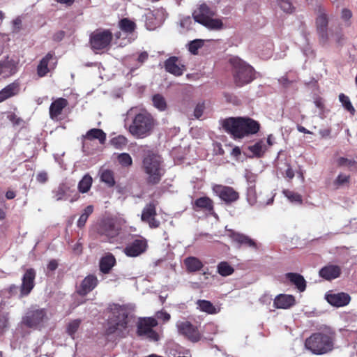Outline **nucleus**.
Instances as JSON below:
<instances>
[{
	"label": "nucleus",
	"mask_w": 357,
	"mask_h": 357,
	"mask_svg": "<svg viewBox=\"0 0 357 357\" xmlns=\"http://www.w3.org/2000/svg\"><path fill=\"white\" fill-rule=\"evenodd\" d=\"M141 169L146 174V182L149 185L158 184L165 173L162 158L151 149L143 151Z\"/></svg>",
	"instance_id": "f257e3e1"
},
{
	"label": "nucleus",
	"mask_w": 357,
	"mask_h": 357,
	"mask_svg": "<svg viewBox=\"0 0 357 357\" xmlns=\"http://www.w3.org/2000/svg\"><path fill=\"white\" fill-rule=\"evenodd\" d=\"M221 125L224 130L234 139H241L255 135L260 129L258 121L245 117H229L224 119Z\"/></svg>",
	"instance_id": "f03ea898"
},
{
	"label": "nucleus",
	"mask_w": 357,
	"mask_h": 357,
	"mask_svg": "<svg viewBox=\"0 0 357 357\" xmlns=\"http://www.w3.org/2000/svg\"><path fill=\"white\" fill-rule=\"evenodd\" d=\"M336 333L331 328L312 333L305 341V348L315 355H323L334 349Z\"/></svg>",
	"instance_id": "7ed1b4c3"
},
{
	"label": "nucleus",
	"mask_w": 357,
	"mask_h": 357,
	"mask_svg": "<svg viewBox=\"0 0 357 357\" xmlns=\"http://www.w3.org/2000/svg\"><path fill=\"white\" fill-rule=\"evenodd\" d=\"M156 124L151 113H137L129 127V132L136 138L149 135Z\"/></svg>",
	"instance_id": "20e7f679"
},
{
	"label": "nucleus",
	"mask_w": 357,
	"mask_h": 357,
	"mask_svg": "<svg viewBox=\"0 0 357 357\" xmlns=\"http://www.w3.org/2000/svg\"><path fill=\"white\" fill-rule=\"evenodd\" d=\"M230 63L233 66L234 80L237 86L241 87L248 84L255 78L254 68L240 58H231Z\"/></svg>",
	"instance_id": "39448f33"
},
{
	"label": "nucleus",
	"mask_w": 357,
	"mask_h": 357,
	"mask_svg": "<svg viewBox=\"0 0 357 357\" xmlns=\"http://www.w3.org/2000/svg\"><path fill=\"white\" fill-rule=\"evenodd\" d=\"M48 321L47 310L31 306L22 317V323L29 328L40 330Z\"/></svg>",
	"instance_id": "423d86ee"
},
{
	"label": "nucleus",
	"mask_w": 357,
	"mask_h": 357,
	"mask_svg": "<svg viewBox=\"0 0 357 357\" xmlns=\"http://www.w3.org/2000/svg\"><path fill=\"white\" fill-rule=\"evenodd\" d=\"M128 322V313L124 310H121L118 312V314L109 321V326L105 331V335L109 337L110 335L116 334L120 338L126 337L127 335L126 331Z\"/></svg>",
	"instance_id": "0eeeda50"
},
{
	"label": "nucleus",
	"mask_w": 357,
	"mask_h": 357,
	"mask_svg": "<svg viewBox=\"0 0 357 357\" xmlns=\"http://www.w3.org/2000/svg\"><path fill=\"white\" fill-rule=\"evenodd\" d=\"M158 324V322L154 317H140L136 324V334L139 337H145L150 341L158 342L160 340V335L153 329Z\"/></svg>",
	"instance_id": "6e6552de"
},
{
	"label": "nucleus",
	"mask_w": 357,
	"mask_h": 357,
	"mask_svg": "<svg viewBox=\"0 0 357 357\" xmlns=\"http://www.w3.org/2000/svg\"><path fill=\"white\" fill-rule=\"evenodd\" d=\"M112 40V33L109 30L97 31L90 36L91 48L101 50L107 47Z\"/></svg>",
	"instance_id": "1a4fd4ad"
},
{
	"label": "nucleus",
	"mask_w": 357,
	"mask_h": 357,
	"mask_svg": "<svg viewBox=\"0 0 357 357\" xmlns=\"http://www.w3.org/2000/svg\"><path fill=\"white\" fill-rule=\"evenodd\" d=\"M176 327L178 333L192 342H197L202 339V334L198 326L193 325L188 321L178 322Z\"/></svg>",
	"instance_id": "9d476101"
},
{
	"label": "nucleus",
	"mask_w": 357,
	"mask_h": 357,
	"mask_svg": "<svg viewBox=\"0 0 357 357\" xmlns=\"http://www.w3.org/2000/svg\"><path fill=\"white\" fill-rule=\"evenodd\" d=\"M53 197L56 201L68 200L70 202H76L79 198V193L72 188L68 183H61L52 191Z\"/></svg>",
	"instance_id": "9b49d317"
},
{
	"label": "nucleus",
	"mask_w": 357,
	"mask_h": 357,
	"mask_svg": "<svg viewBox=\"0 0 357 357\" xmlns=\"http://www.w3.org/2000/svg\"><path fill=\"white\" fill-rule=\"evenodd\" d=\"M225 230L227 236L239 247L250 248L255 250L259 249L257 243L249 236L236 231L231 229H227V227H225Z\"/></svg>",
	"instance_id": "f8f14e48"
},
{
	"label": "nucleus",
	"mask_w": 357,
	"mask_h": 357,
	"mask_svg": "<svg viewBox=\"0 0 357 357\" xmlns=\"http://www.w3.org/2000/svg\"><path fill=\"white\" fill-rule=\"evenodd\" d=\"M36 271L33 268H28L24 270L22 278V283L20 287V297L23 298L30 294L35 287Z\"/></svg>",
	"instance_id": "ddd939ff"
},
{
	"label": "nucleus",
	"mask_w": 357,
	"mask_h": 357,
	"mask_svg": "<svg viewBox=\"0 0 357 357\" xmlns=\"http://www.w3.org/2000/svg\"><path fill=\"white\" fill-rule=\"evenodd\" d=\"M213 190L226 204H231L240 197L239 193L231 186L215 185Z\"/></svg>",
	"instance_id": "4468645a"
},
{
	"label": "nucleus",
	"mask_w": 357,
	"mask_h": 357,
	"mask_svg": "<svg viewBox=\"0 0 357 357\" xmlns=\"http://www.w3.org/2000/svg\"><path fill=\"white\" fill-rule=\"evenodd\" d=\"M148 248L147 241L139 237L128 243L123 250V252L128 257H136L144 253Z\"/></svg>",
	"instance_id": "2eb2a0df"
},
{
	"label": "nucleus",
	"mask_w": 357,
	"mask_h": 357,
	"mask_svg": "<svg viewBox=\"0 0 357 357\" xmlns=\"http://www.w3.org/2000/svg\"><path fill=\"white\" fill-rule=\"evenodd\" d=\"M156 203L151 202L147 204L142 210L141 220L142 222L147 223L150 228H158L160 222L156 219Z\"/></svg>",
	"instance_id": "dca6fc26"
},
{
	"label": "nucleus",
	"mask_w": 357,
	"mask_h": 357,
	"mask_svg": "<svg viewBox=\"0 0 357 357\" xmlns=\"http://www.w3.org/2000/svg\"><path fill=\"white\" fill-rule=\"evenodd\" d=\"M328 17L326 11L324 8H319L316 19V27L319 36L323 43H326L328 39Z\"/></svg>",
	"instance_id": "f3484780"
},
{
	"label": "nucleus",
	"mask_w": 357,
	"mask_h": 357,
	"mask_svg": "<svg viewBox=\"0 0 357 357\" xmlns=\"http://www.w3.org/2000/svg\"><path fill=\"white\" fill-rule=\"evenodd\" d=\"M98 280L94 275H89L82 281L76 292L82 296H85L93 291L98 285Z\"/></svg>",
	"instance_id": "a211bd4d"
},
{
	"label": "nucleus",
	"mask_w": 357,
	"mask_h": 357,
	"mask_svg": "<svg viewBox=\"0 0 357 357\" xmlns=\"http://www.w3.org/2000/svg\"><path fill=\"white\" fill-rule=\"evenodd\" d=\"M216 14L215 8L209 7L206 3L199 5L198 8L195 10L192 14L195 22L200 23L201 19L205 20L211 17H213Z\"/></svg>",
	"instance_id": "6ab92c4d"
},
{
	"label": "nucleus",
	"mask_w": 357,
	"mask_h": 357,
	"mask_svg": "<svg viewBox=\"0 0 357 357\" xmlns=\"http://www.w3.org/2000/svg\"><path fill=\"white\" fill-rule=\"evenodd\" d=\"M178 62V57L174 56L169 57L164 63L165 70L176 76L183 75V71L185 70V66L180 65Z\"/></svg>",
	"instance_id": "aec40b11"
},
{
	"label": "nucleus",
	"mask_w": 357,
	"mask_h": 357,
	"mask_svg": "<svg viewBox=\"0 0 357 357\" xmlns=\"http://www.w3.org/2000/svg\"><path fill=\"white\" fill-rule=\"evenodd\" d=\"M341 273V268L337 265L333 264L324 266L319 272L320 277L329 281L340 277Z\"/></svg>",
	"instance_id": "412c9836"
},
{
	"label": "nucleus",
	"mask_w": 357,
	"mask_h": 357,
	"mask_svg": "<svg viewBox=\"0 0 357 357\" xmlns=\"http://www.w3.org/2000/svg\"><path fill=\"white\" fill-rule=\"evenodd\" d=\"M327 301L335 307H342L348 305L351 301L350 296L344 292L332 294L326 296Z\"/></svg>",
	"instance_id": "4be33fe9"
},
{
	"label": "nucleus",
	"mask_w": 357,
	"mask_h": 357,
	"mask_svg": "<svg viewBox=\"0 0 357 357\" xmlns=\"http://www.w3.org/2000/svg\"><path fill=\"white\" fill-rule=\"evenodd\" d=\"M17 71V63L13 59H6L0 61V77H8Z\"/></svg>",
	"instance_id": "5701e85b"
},
{
	"label": "nucleus",
	"mask_w": 357,
	"mask_h": 357,
	"mask_svg": "<svg viewBox=\"0 0 357 357\" xmlns=\"http://www.w3.org/2000/svg\"><path fill=\"white\" fill-rule=\"evenodd\" d=\"M296 303L295 297L292 295L279 294L273 301V305L278 309H288Z\"/></svg>",
	"instance_id": "b1692460"
},
{
	"label": "nucleus",
	"mask_w": 357,
	"mask_h": 357,
	"mask_svg": "<svg viewBox=\"0 0 357 357\" xmlns=\"http://www.w3.org/2000/svg\"><path fill=\"white\" fill-rule=\"evenodd\" d=\"M163 13L162 10H155L153 13H149L146 18V26L148 29L153 30L157 26H160L165 19L162 17Z\"/></svg>",
	"instance_id": "393cba45"
},
{
	"label": "nucleus",
	"mask_w": 357,
	"mask_h": 357,
	"mask_svg": "<svg viewBox=\"0 0 357 357\" xmlns=\"http://www.w3.org/2000/svg\"><path fill=\"white\" fill-rule=\"evenodd\" d=\"M116 261L115 257L112 253H107L102 257L99 262V268L103 274H108L116 265Z\"/></svg>",
	"instance_id": "a878e982"
},
{
	"label": "nucleus",
	"mask_w": 357,
	"mask_h": 357,
	"mask_svg": "<svg viewBox=\"0 0 357 357\" xmlns=\"http://www.w3.org/2000/svg\"><path fill=\"white\" fill-rule=\"evenodd\" d=\"M20 82L16 80L0 91V102L11 98L20 92Z\"/></svg>",
	"instance_id": "bb28decb"
},
{
	"label": "nucleus",
	"mask_w": 357,
	"mask_h": 357,
	"mask_svg": "<svg viewBox=\"0 0 357 357\" xmlns=\"http://www.w3.org/2000/svg\"><path fill=\"white\" fill-rule=\"evenodd\" d=\"M193 208L195 211L204 209L213 214L214 212L213 201L208 197H199L194 202Z\"/></svg>",
	"instance_id": "cd10ccee"
},
{
	"label": "nucleus",
	"mask_w": 357,
	"mask_h": 357,
	"mask_svg": "<svg viewBox=\"0 0 357 357\" xmlns=\"http://www.w3.org/2000/svg\"><path fill=\"white\" fill-rule=\"evenodd\" d=\"M285 277L290 282L295 285L300 292H303L306 289V281L303 275L296 273H287Z\"/></svg>",
	"instance_id": "c85d7f7f"
},
{
	"label": "nucleus",
	"mask_w": 357,
	"mask_h": 357,
	"mask_svg": "<svg viewBox=\"0 0 357 357\" xmlns=\"http://www.w3.org/2000/svg\"><path fill=\"white\" fill-rule=\"evenodd\" d=\"M53 61V65L56 63V59L54 57V54L48 53L43 57L37 67V73L40 77H44L49 72L48 65L50 61Z\"/></svg>",
	"instance_id": "c756f323"
},
{
	"label": "nucleus",
	"mask_w": 357,
	"mask_h": 357,
	"mask_svg": "<svg viewBox=\"0 0 357 357\" xmlns=\"http://www.w3.org/2000/svg\"><path fill=\"white\" fill-rule=\"evenodd\" d=\"M197 308L201 312L208 314H215L220 312V309L213 305V304L207 300L199 299L196 302Z\"/></svg>",
	"instance_id": "7c9ffc66"
},
{
	"label": "nucleus",
	"mask_w": 357,
	"mask_h": 357,
	"mask_svg": "<svg viewBox=\"0 0 357 357\" xmlns=\"http://www.w3.org/2000/svg\"><path fill=\"white\" fill-rule=\"evenodd\" d=\"M183 262L188 273L199 271L204 266L203 263L195 257H188L184 259Z\"/></svg>",
	"instance_id": "2f4dec72"
},
{
	"label": "nucleus",
	"mask_w": 357,
	"mask_h": 357,
	"mask_svg": "<svg viewBox=\"0 0 357 357\" xmlns=\"http://www.w3.org/2000/svg\"><path fill=\"white\" fill-rule=\"evenodd\" d=\"M102 233L109 238H114L119 234V228L110 220H105L101 225Z\"/></svg>",
	"instance_id": "473e14b6"
},
{
	"label": "nucleus",
	"mask_w": 357,
	"mask_h": 357,
	"mask_svg": "<svg viewBox=\"0 0 357 357\" xmlns=\"http://www.w3.org/2000/svg\"><path fill=\"white\" fill-rule=\"evenodd\" d=\"M201 19L200 24L204 26L209 30L211 31H219L224 28V24L221 19L213 18L211 17L205 20Z\"/></svg>",
	"instance_id": "72a5a7b5"
},
{
	"label": "nucleus",
	"mask_w": 357,
	"mask_h": 357,
	"mask_svg": "<svg viewBox=\"0 0 357 357\" xmlns=\"http://www.w3.org/2000/svg\"><path fill=\"white\" fill-rule=\"evenodd\" d=\"M248 150L256 158H260L263 157L268 150V146L264 143V140L261 139L257 142L255 144L248 146Z\"/></svg>",
	"instance_id": "f704fd0d"
},
{
	"label": "nucleus",
	"mask_w": 357,
	"mask_h": 357,
	"mask_svg": "<svg viewBox=\"0 0 357 357\" xmlns=\"http://www.w3.org/2000/svg\"><path fill=\"white\" fill-rule=\"evenodd\" d=\"M88 139H98L100 144H103L106 140V134L100 129L93 128L89 130L86 135Z\"/></svg>",
	"instance_id": "c9c22d12"
},
{
	"label": "nucleus",
	"mask_w": 357,
	"mask_h": 357,
	"mask_svg": "<svg viewBox=\"0 0 357 357\" xmlns=\"http://www.w3.org/2000/svg\"><path fill=\"white\" fill-rule=\"evenodd\" d=\"M92 177L88 174H85L78 183L79 192L81 193L87 192L92 185Z\"/></svg>",
	"instance_id": "e433bc0d"
},
{
	"label": "nucleus",
	"mask_w": 357,
	"mask_h": 357,
	"mask_svg": "<svg viewBox=\"0 0 357 357\" xmlns=\"http://www.w3.org/2000/svg\"><path fill=\"white\" fill-rule=\"evenodd\" d=\"M119 26L123 31L128 33H131L135 31L136 28V24L134 21L128 18H123L119 22Z\"/></svg>",
	"instance_id": "4c0bfd02"
},
{
	"label": "nucleus",
	"mask_w": 357,
	"mask_h": 357,
	"mask_svg": "<svg viewBox=\"0 0 357 357\" xmlns=\"http://www.w3.org/2000/svg\"><path fill=\"white\" fill-rule=\"evenodd\" d=\"M217 271L221 276L227 277L234 273V268L227 261H221L217 266Z\"/></svg>",
	"instance_id": "58836bf2"
},
{
	"label": "nucleus",
	"mask_w": 357,
	"mask_h": 357,
	"mask_svg": "<svg viewBox=\"0 0 357 357\" xmlns=\"http://www.w3.org/2000/svg\"><path fill=\"white\" fill-rule=\"evenodd\" d=\"M100 180L109 187H113L116 183L114 172L109 169H105L101 172Z\"/></svg>",
	"instance_id": "ea45409f"
},
{
	"label": "nucleus",
	"mask_w": 357,
	"mask_h": 357,
	"mask_svg": "<svg viewBox=\"0 0 357 357\" xmlns=\"http://www.w3.org/2000/svg\"><path fill=\"white\" fill-rule=\"evenodd\" d=\"M204 40L202 39H195L190 41L187 44L188 50L193 55L198 54V50L204 46Z\"/></svg>",
	"instance_id": "a19ab883"
},
{
	"label": "nucleus",
	"mask_w": 357,
	"mask_h": 357,
	"mask_svg": "<svg viewBox=\"0 0 357 357\" xmlns=\"http://www.w3.org/2000/svg\"><path fill=\"white\" fill-rule=\"evenodd\" d=\"M67 105L68 101L66 99L59 98L52 102L49 112H61Z\"/></svg>",
	"instance_id": "79ce46f5"
},
{
	"label": "nucleus",
	"mask_w": 357,
	"mask_h": 357,
	"mask_svg": "<svg viewBox=\"0 0 357 357\" xmlns=\"http://www.w3.org/2000/svg\"><path fill=\"white\" fill-rule=\"evenodd\" d=\"M276 2L280 9L287 14H291L295 11L296 8L291 0H276Z\"/></svg>",
	"instance_id": "37998d69"
},
{
	"label": "nucleus",
	"mask_w": 357,
	"mask_h": 357,
	"mask_svg": "<svg viewBox=\"0 0 357 357\" xmlns=\"http://www.w3.org/2000/svg\"><path fill=\"white\" fill-rule=\"evenodd\" d=\"M93 211V206L92 205H89L84 209L83 213L81 214L77 221L78 227L82 228L85 225L88 218L92 214Z\"/></svg>",
	"instance_id": "c03bdc74"
},
{
	"label": "nucleus",
	"mask_w": 357,
	"mask_h": 357,
	"mask_svg": "<svg viewBox=\"0 0 357 357\" xmlns=\"http://www.w3.org/2000/svg\"><path fill=\"white\" fill-rule=\"evenodd\" d=\"M153 106L160 111H165L167 108V102L165 98L160 94H155L152 98Z\"/></svg>",
	"instance_id": "a18cd8bd"
},
{
	"label": "nucleus",
	"mask_w": 357,
	"mask_h": 357,
	"mask_svg": "<svg viewBox=\"0 0 357 357\" xmlns=\"http://www.w3.org/2000/svg\"><path fill=\"white\" fill-rule=\"evenodd\" d=\"M283 194L292 203L298 204H301L303 203L302 196L298 192H295L289 190H284Z\"/></svg>",
	"instance_id": "49530a36"
},
{
	"label": "nucleus",
	"mask_w": 357,
	"mask_h": 357,
	"mask_svg": "<svg viewBox=\"0 0 357 357\" xmlns=\"http://www.w3.org/2000/svg\"><path fill=\"white\" fill-rule=\"evenodd\" d=\"M117 160L123 167L128 168L132 165V159L128 153H119L117 155Z\"/></svg>",
	"instance_id": "de8ad7c7"
},
{
	"label": "nucleus",
	"mask_w": 357,
	"mask_h": 357,
	"mask_svg": "<svg viewBox=\"0 0 357 357\" xmlns=\"http://www.w3.org/2000/svg\"><path fill=\"white\" fill-rule=\"evenodd\" d=\"M110 143L116 149H122L127 145L128 139L123 135H119L117 137H113L110 140Z\"/></svg>",
	"instance_id": "09e8293b"
},
{
	"label": "nucleus",
	"mask_w": 357,
	"mask_h": 357,
	"mask_svg": "<svg viewBox=\"0 0 357 357\" xmlns=\"http://www.w3.org/2000/svg\"><path fill=\"white\" fill-rule=\"evenodd\" d=\"M350 181V176L347 175L339 174L333 181L335 189H339L340 187L348 185Z\"/></svg>",
	"instance_id": "8fccbe9b"
},
{
	"label": "nucleus",
	"mask_w": 357,
	"mask_h": 357,
	"mask_svg": "<svg viewBox=\"0 0 357 357\" xmlns=\"http://www.w3.org/2000/svg\"><path fill=\"white\" fill-rule=\"evenodd\" d=\"M339 100L344 109L347 110V112H355L354 107H353L350 99L347 96L344 95V93H340L339 95Z\"/></svg>",
	"instance_id": "3c124183"
},
{
	"label": "nucleus",
	"mask_w": 357,
	"mask_h": 357,
	"mask_svg": "<svg viewBox=\"0 0 357 357\" xmlns=\"http://www.w3.org/2000/svg\"><path fill=\"white\" fill-rule=\"evenodd\" d=\"M81 324V321L79 319H75L70 321L66 328L67 333L73 337L75 333L77 331Z\"/></svg>",
	"instance_id": "603ef678"
},
{
	"label": "nucleus",
	"mask_w": 357,
	"mask_h": 357,
	"mask_svg": "<svg viewBox=\"0 0 357 357\" xmlns=\"http://www.w3.org/2000/svg\"><path fill=\"white\" fill-rule=\"evenodd\" d=\"M357 164V161L354 159H349L344 157H340L337 160V165L339 167H352L356 166Z\"/></svg>",
	"instance_id": "864d4df0"
},
{
	"label": "nucleus",
	"mask_w": 357,
	"mask_h": 357,
	"mask_svg": "<svg viewBox=\"0 0 357 357\" xmlns=\"http://www.w3.org/2000/svg\"><path fill=\"white\" fill-rule=\"evenodd\" d=\"M304 38L306 41L305 45L302 47V51H303L304 55L307 57L314 56L313 50L309 44V42H308L305 35L304 36Z\"/></svg>",
	"instance_id": "5fc2aeb1"
},
{
	"label": "nucleus",
	"mask_w": 357,
	"mask_h": 357,
	"mask_svg": "<svg viewBox=\"0 0 357 357\" xmlns=\"http://www.w3.org/2000/svg\"><path fill=\"white\" fill-rule=\"evenodd\" d=\"M8 118L15 126H22L24 124V121L21 118L17 117L15 113L10 115Z\"/></svg>",
	"instance_id": "6e6d98bb"
},
{
	"label": "nucleus",
	"mask_w": 357,
	"mask_h": 357,
	"mask_svg": "<svg viewBox=\"0 0 357 357\" xmlns=\"http://www.w3.org/2000/svg\"><path fill=\"white\" fill-rule=\"evenodd\" d=\"M209 106V102L206 101H201V102H199L194 112H204L205 109H208Z\"/></svg>",
	"instance_id": "4d7b16f0"
},
{
	"label": "nucleus",
	"mask_w": 357,
	"mask_h": 357,
	"mask_svg": "<svg viewBox=\"0 0 357 357\" xmlns=\"http://www.w3.org/2000/svg\"><path fill=\"white\" fill-rule=\"evenodd\" d=\"M225 98L227 102L232 103L233 105H238L239 100L233 94L225 93Z\"/></svg>",
	"instance_id": "13d9d810"
},
{
	"label": "nucleus",
	"mask_w": 357,
	"mask_h": 357,
	"mask_svg": "<svg viewBox=\"0 0 357 357\" xmlns=\"http://www.w3.org/2000/svg\"><path fill=\"white\" fill-rule=\"evenodd\" d=\"M352 17V13L349 9L344 8L342 10L341 17L344 21H349Z\"/></svg>",
	"instance_id": "bf43d9fd"
},
{
	"label": "nucleus",
	"mask_w": 357,
	"mask_h": 357,
	"mask_svg": "<svg viewBox=\"0 0 357 357\" xmlns=\"http://www.w3.org/2000/svg\"><path fill=\"white\" fill-rule=\"evenodd\" d=\"M248 196L249 199H252L254 201L256 199V190L255 185H250L248 189Z\"/></svg>",
	"instance_id": "052dcab7"
},
{
	"label": "nucleus",
	"mask_w": 357,
	"mask_h": 357,
	"mask_svg": "<svg viewBox=\"0 0 357 357\" xmlns=\"http://www.w3.org/2000/svg\"><path fill=\"white\" fill-rule=\"evenodd\" d=\"M36 179L39 183H45L48 179L47 174L45 172H39L37 174Z\"/></svg>",
	"instance_id": "680f3d73"
},
{
	"label": "nucleus",
	"mask_w": 357,
	"mask_h": 357,
	"mask_svg": "<svg viewBox=\"0 0 357 357\" xmlns=\"http://www.w3.org/2000/svg\"><path fill=\"white\" fill-rule=\"evenodd\" d=\"M157 317L160 319H162L164 321H168L170 319L171 316L165 311H160L157 313Z\"/></svg>",
	"instance_id": "e2e57ef3"
},
{
	"label": "nucleus",
	"mask_w": 357,
	"mask_h": 357,
	"mask_svg": "<svg viewBox=\"0 0 357 357\" xmlns=\"http://www.w3.org/2000/svg\"><path fill=\"white\" fill-rule=\"evenodd\" d=\"M192 23V20L190 17H187L181 20V26L186 29H189L190 24Z\"/></svg>",
	"instance_id": "0e129e2a"
},
{
	"label": "nucleus",
	"mask_w": 357,
	"mask_h": 357,
	"mask_svg": "<svg viewBox=\"0 0 357 357\" xmlns=\"http://www.w3.org/2000/svg\"><path fill=\"white\" fill-rule=\"evenodd\" d=\"M58 267V262L55 259H52L47 264V269L51 271H55Z\"/></svg>",
	"instance_id": "69168bd1"
},
{
	"label": "nucleus",
	"mask_w": 357,
	"mask_h": 357,
	"mask_svg": "<svg viewBox=\"0 0 357 357\" xmlns=\"http://www.w3.org/2000/svg\"><path fill=\"white\" fill-rule=\"evenodd\" d=\"M73 250L76 255H80L82 252V244L79 242H77L73 245Z\"/></svg>",
	"instance_id": "338daca9"
},
{
	"label": "nucleus",
	"mask_w": 357,
	"mask_h": 357,
	"mask_svg": "<svg viewBox=\"0 0 357 357\" xmlns=\"http://www.w3.org/2000/svg\"><path fill=\"white\" fill-rule=\"evenodd\" d=\"M149 54L146 52H141L137 56V61L140 63H144L148 59Z\"/></svg>",
	"instance_id": "774afa93"
}]
</instances>
